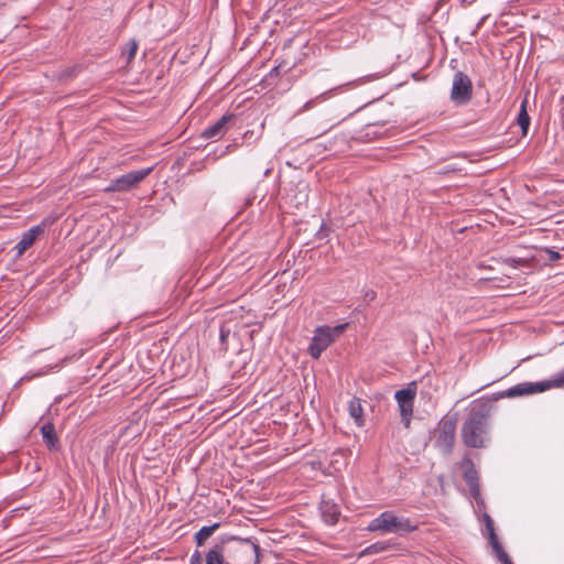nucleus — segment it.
<instances>
[{
    "label": "nucleus",
    "mask_w": 564,
    "mask_h": 564,
    "mask_svg": "<svg viewBox=\"0 0 564 564\" xmlns=\"http://www.w3.org/2000/svg\"><path fill=\"white\" fill-rule=\"evenodd\" d=\"M494 551L496 552L499 561L502 563V564H507L509 562H511L509 555L503 551L501 544L499 543V541H494L492 543H490Z\"/></svg>",
    "instance_id": "a211bd4d"
},
{
    "label": "nucleus",
    "mask_w": 564,
    "mask_h": 564,
    "mask_svg": "<svg viewBox=\"0 0 564 564\" xmlns=\"http://www.w3.org/2000/svg\"><path fill=\"white\" fill-rule=\"evenodd\" d=\"M465 479L470 487H474L476 481V471L473 468L466 470Z\"/></svg>",
    "instance_id": "4be33fe9"
},
{
    "label": "nucleus",
    "mask_w": 564,
    "mask_h": 564,
    "mask_svg": "<svg viewBox=\"0 0 564 564\" xmlns=\"http://www.w3.org/2000/svg\"><path fill=\"white\" fill-rule=\"evenodd\" d=\"M377 294L375 291H368L365 295V297L368 300V301H373L376 299Z\"/></svg>",
    "instance_id": "393cba45"
},
{
    "label": "nucleus",
    "mask_w": 564,
    "mask_h": 564,
    "mask_svg": "<svg viewBox=\"0 0 564 564\" xmlns=\"http://www.w3.org/2000/svg\"><path fill=\"white\" fill-rule=\"evenodd\" d=\"M416 395V383L411 382L405 389L398 390L394 398L400 410L401 421L408 429L413 414L414 399Z\"/></svg>",
    "instance_id": "423d86ee"
},
{
    "label": "nucleus",
    "mask_w": 564,
    "mask_h": 564,
    "mask_svg": "<svg viewBox=\"0 0 564 564\" xmlns=\"http://www.w3.org/2000/svg\"><path fill=\"white\" fill-rule=\"evenodd\" d=\"M545 252L547 253L550 261H556L561 258V254L557 251L545 249Z\"/></svg>",
    "instance_id": "5701e85b"
},
{
    "label": "nucleus",
    "mask_w": 564,
    "mask_h": 564,
    "mask_svg": "<svg viewBox=\"0 0 564 564\" xmlns=\"http://www.w3.org/2000/svg\"><path fill=\"white\" fill-rule=\"evenodd\" d=\"M471 80L467 75L457 72L453 78L451 97L457 104H465L471 97Z\"/></svg>",
    "instance_id": "1a4fd4ad"
},
{
    "label": "nucleus",
    "mask_w": 564,
    "mask_h": 564,
    "mask_svg": "<svg viewBox=\"0 0 564 564\" xmlns=\"http://www.w3.org/2000/svg\"><path fill=\"white\" fill-rule=\"evenodd\" d=\"M527 99H524L521 104V109H520V112L518 115V124L520 126L521 130H522V135H525L527 132H528V129H529V126H530V117L527 112Z\"/></svg>",
    "instance_id": "f3484780"
},
{
    "label": "nucleus",
    "mask_w": 564,
    "mask_h": 564,
    "mask_svg": "<svg viewBox=\"0 0 564 564\" xmlns=\"http://www.w3.org/2000/svg\"><path fill=\"white\" fill-rule=\"evenodd\" d=\"M416 525L412 524L411 521L403 517H398L393 512L386 511L379 517L373 519L367 527L368 531L382 533H397L404 534L414 531Z\"/></svg>",
    "instance_id": "f03ea898"
},
{
    "label": "nucleus",
    "mask_w": 564,
    "mask_h": 564,
    "mask_svg": "<svg viewBox=\"0 0 564 564\" xmlns=\"http://www.w3.org/2000/svg\"><path fill=\"white\" fill-rule=\"evenodd\" d=\"M500 393L496 398H481L473 401L468 408V414L460 430L463 443L471 448L486 447L490 441L489 417L495 402L503 398Z\"/></svg>",
    "instance_id": "f257e3e1"
},
{
    "label": "nucleus",
    "mask_w": 564,
    "mask_h": 564,
    "mask_svg": "<svg viewBox=\"0 0 564 564\" xmlns=\"http://www.w3.org/2000/svg\"><path fill=\"white\" fill-rule=\"evenodd\" d=\"M564 387V368L555 373L551 379L540 382H522L502 394V397L516 398L521 395L541 393L550 389H560Z\"/></svg>",
    "instance_id": "7ed1b4c3"
},
{
    "label": "nucleus",
    "mask_w": 564,
    "mask_h": 564,
    "mask_svg": "<svg viewBox=\"0 0 564 564\" xmlns=\"http://www.w3.org/2000/svg\"><path fill=\"white\" fill-rule=\"evenodd\" d=\"M206 564H228L225 561V546L216 545L206 554Z\"/></svg>",
    "instance_id": "4468645a"
},
{
    "label": "nucleus",
    "mask_w": 564,
    "mask_h": 564,
    "mask_svg": "<svg viewBox=\"0 0 564 564\" xmlns=\"http://www.w3.org/2000/svg\"><path fill=\"white\" fill-rule=\"evenodd\" d=\"M386 549H387L386 543H383V542H379V543H375V544H372V545L368 546V547L364 551V553H365V554H375V553L382 552V551H384Z\"/></svg>",
    "instance_id": "aec40b11"
},
{
    "label": "nucleus",
    "mask_w": 564,
    "mask_h": 564,
    "mask_svg": "<svg viewBox=\"0 0 564 564\" xmlns=\"http://www.w3.org/2000/svg\"><path fill=\"white\" fill-rule=\"evenodd\" d=\"M456 435V421L453 419H443L437 429L435 445L444 453H449L453 448Z\"/></svg>",
    "instance_id": "6e6552de"
},
{
    "label": "nucleus",
    "mask_w": 564,
    "mask_h": 564,
    "mask_svg": "<svg viewBox=\"0 0 564 564\" xmlns=\"http://www.w3.org/2000/svg\"><path fill=\"white\" fill-rule=\"evenodd\" d=\"M484 521H485V525H486V529L488 532L490 543H492L494 541H498L496 532H495L494 521L490 518V516L486 513L484 516Z\"/></svg>",
    "instance_id": "6ab92c4d"
},
{
    "label": "nucleus",
    "mask_w": 564,
    "mask_h": 564,
    "mask_svg": "<svg viewBox=\"0 0 564 564\" xmlns=\"http://www.w3.org/2000/svg\"><path fill=\"white\" fill-rule=\"evenodd\" d=\"M189 564H200V554H199L198 552H195V553L191 556Z\"/></svg>",
    "instance_id": "b1692460"
},
{
    "label": "nucleus",
    "mask_w": 564,
    "mask_h": 564,
    "mask_svg": "<svg viewBox=\"0 0 564 564\" xmlns=\"http://www.w3.org/2000/svg\"><path fill=\"white\" fill-rule=\"evenodd\" d=\"M348 411H349V415L355 420L356 424L358 426H362L364 425V419H362L364 409H362L360 399H357V398L351 399L348 404Z\"/></svg>",
    "instance_id": "ddd939ff"
},
{
    "label": "nucleus",
    "mask_w": 564,
    "mask_h": 564,
    "mask_svg": "<svg viewBox=\"0 0 564 564\" xmlns=\"http://www.w3.org/2000/svg\"><path fill=\"white\" fill-rule=\"evenodd\" d=\"M231 119V116H223L217 122H215L213 126L205 129L202 133V135L205 139H219L221 138L227 128L228 121Z\"/></svg>",
    "instance_id": "9b49d317"
},
{
    "label": "nucleus",
    "mask_w": 564,
    "mask_h": 564,
    "mask_svg": "<svg viewBox=\"0 0 564 564\" xmlns=\"http://www.w3.org/2000/svg\"><path fill=\"white\" fill-rule=\"evenodd\" d=\"M219 528V523H214L213 525L203 527L199 531L195 533V541L198 546L203 545L207 539H209L214 532Z\"/></svg>",
    "instance_id": "dca6fc26"
},
{
    "label": "nucleus",
    "mask_w": 564,
    "mask_h": 564,
    "mask_svg": "<svg viewBox=\"0 0 564 564\" xmlns=\"http://www.w3.org/2000/svg\"><path fill=\"white\" fill-rule=\"evenodd\" d=\"M348 324H340L335 327L330 326H318L314 330V336L308 346V354L318 359L323 351H325L335 340L338 338L344 330L347 328Z\"/></svg>",
    "instance_id": "20e7f679"
},
{
    "label": "nucleus",
    "mask_w": 564,
    "mask_h": 564,
    "mask_svg": "<svg viewBox=\"0 0 564 564\" xmlns=\"http://www.w3.org/2000/svg\"><path fill=\"white\" fill-rule=\"evenodd\" d=\"M507 564H513V563H512V561H511V562H509V563H507Z\"/></svg>",
    "instance_id": "a878e982"
},
{
    "label": "nucleus",
    "mask_w": 564,
    "mask_h": 564,
    "mask_svg": "<svg viewBox=\"0 0 564 564\" xmlns=\"http://www.w3.org/2000/svg\"><path fill=\"white\" fill-rule=\"evenodd\" d=\"M128 45L129 48L127 51V59L130 62L135 56L138 43L134 40H131Z\"/></svg>",
    "instance_id": "412c9836"
},
{
    "label": "nucleus",
    "mask_w": 564,
    "mask_h": 564,
    "mask_svg": "<svg viewBox=\"0 0 564 564\" xmlns=\"http://www.w3.org/2000/svg\"><path fill=\"white\" fill-rule=\"evenodd\" d=\"M322 514L324 518V521L330 525H334L337 523L339 518V509L336 505L330 503L328 501H324L321 507Z\"/></svg>",
    "instance_id": "f8f14e48"
},
{
    "label": "nucleus",
    "mask_w": 564,
    "mask_h": 564,
    "mask_svg": "<svg viewBox=\"0 0 564 564\" xmlns=\"http://www.w3.org/2000/svg\"><path fill=\"white\" fill-rule=\"evenodd\" d=\"M44 234V225H36L25 231L20 241L13 247V251H15V258L22 257V254L32 247L34 241Z\"/></svg>",
    "instance_id": "9d476101"
},
{
    "label": "nucleus",
    "mask_w": 564,
    "mask_h": 564,
    "mask_svg": "<svg viewBox=\"0 0 564 564\" xmlns=\"http://www.w3.org/2000/svg\"><path fill=\"white\" fill-rule=\"evenodd\" d=\"M42 436L44 443L47 445L48 448H54L57 444V437L55 434L54 425L51 423L44 424L41 427Z\"/></svg>",
    "instance_id": "2eb2a0df"
},
{
    "label": "nucleus",
    "mask_w": 564,
    "mask_h": 564,
    "mask_svg": "<svg viewBox=\"0 0 564 564\" xmlns=\"http://www.w3.org/2000/svg\"><path fill=\"white\" fill-rule=\"evenodd\" d=\"M152 171V167L129 172L110 183L107 192H126L142 182Z\"/></svg>",
    "instance_id": "0eeeda50"
},
{
    "label": "nucleus",
    "mask_w": 564,
    "mask_h": 564,
    "mask_svg": "<svg viewBox=\"0 0 564 564\" xmlns=\"http://www.w3.org/2000/svg\"><path fill=\"white\" fill-rule=\"evenodd\" d=\"M228 564H258L259 546L249 539H237L227 549Z\"/></svg>",
    "instance_id": "39448f33"
}]
</instances>
